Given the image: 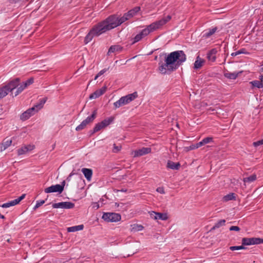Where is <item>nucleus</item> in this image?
<instances>
[{"label": "nucleus", "instance_id": "obj_1", "mask_svg": "<svg viewBox=\"0 0 263 263\" xmlns=\"http://www.w3.org/2000/svg\"><path fill=\"white\" fill-rule=\"evenodd\" d=\"M133 16L132 14L128 11L120 17L118 14L108 16L105 20L97 23L92 26L84 39V43L87 44L94 37H98L106 32L110 31L121 25L125 21Z\"/></svg>", "mask_w": 263, "mask_h": 263}, {"label": "nucleus", "instance_id": "obj_2", "mask_svg": "<svg viewBox=\"0 0 263 263\" xmlns=\"http://www.w3.org/2000/svg\"><path fill=\"white\" fill-rule=\"evenodd\" d=\"M186 60V57L182 50L173 51L168 54L165 59V63L159 66V70L162 74H170L175 71Z\"/></svg>", "mask_w": 263, "mask_h": 263}, {"label": "nucleus", "instance_id": "obj_3", "mask_svg": "<svg viewBox=\"0 0 263 263\" xmlns=\"http://www.w3.org/2000/svg\"><path fill=\"white\" fill-rule=\"evenodd\" d=\"M171 18V16L168 15L162 18V19L156 21L147 26L146 28L143 29L139 33L135 36V37L134 38L133 43L139 42L144 36L147 35L150 32L160 28L162 26L166 24L168 21H170Z\"/></svg>", "mask_w": 263, "mask_h": 263}, {"label": "nucleus", "instance_id": "obj_4", "mask_svg": "<svg viewBox=\"0 0 263 263\" xmlns=\"http://www.w3.org/2000/svg\"><path fill=\"white\" fill-rule=\"evenodd\" d=\"M47 100V98L45 97L40 99L39 103H37L34 106L31 108L28 109L26 111L21 114L20 119L22 121H25L28 119L31 116L35 114V112H37L39 110L43 108L44 104L45 103Z\"/></svg>", "mask_w": 263, "mask_h": 263}, {"label": "nucleus", "instance_id": "obj_5", "mask_svg": "<svg viewBox=\"0 0 263 263\" xmlns=\"http://www.w3.org/2000/svg\"><path fill=\"white\" fill-rule=\"evenodd\" d=\"M20 78H15L10 81L7 85L0 89V99L3 98L7 96L9 92H11L13 95L12 91L18 86Z\"/></svg>", "mask_w": 263, "mask_h": 263}, {"label": "nucleus", "instance_id": "obj_6", "mask_svg": "<svg viewBox=\"0 0 263 263\" xmlns=\"http://www.w3.org/2000/svg\"><path fill=\"white\" fill-rule=\"evenodd\" d=\"M138 93L135 91L132 93L128 94L125 96L122 97L119 100L114 103L115 109L123 105L129 103L138 97Z\"/></svg>", "mask_w": 263, "mask_h": 263}, {"label": "nucleus", "instance_id": "obj_7", "mask_svg": "<svg viewBox=\"0 0 263 263\" xmlns=\"http://www.w3.org/2000/svg\"><path fill=\"white\" fill-rule=\"evenodd\" d=\"M97 110L95 109L93 111L90 116L88 117L86 119L83 120L81 123L76 128V130L77 131H80L85 128L88 124L93 121L97 117Z\"/></svg>", "mask_w": 263, "mask_h": 263}, {"label": "nucleus", "instance_id": "obj_8", "mask_svg": "<svg viewBox=\"0 0 263 263\" xmlns=\"http://www.w3.org/2000/svg\"><path fill=\"white\" fill-rule=\"evenodd\" d=\"M102 219L107 222H118L121 219L120 214L116 213H105L102 216Z\"/></svg>", "mask_w": 263, "mask_h": 263}, {"label": "nucleus", "instance_id": "obj_9", "mask_svg": "<svg viewBox=\"0 0 263 263\" xmlns=\"http://www.w3.org/2000/svg\"><path fill=\"white\" fill-rule=\"evenodd\" d=\"M65 185V181L64 180L61 184L52 185L46 188L44 191L46 193L53 192H58L59 193H61L64 190Z\"/></svg>", "mask_w": 263, "mask_h": 263}, {"label": "nucleus", "instance_id": "obj_10", "mask_svg": "<svg viewBox=\"0 0 263 263\" xmlns=\"http://www.w3.org/2000/svg\"><path fill=\"white\" fill-rule=\"evenodd\" d=\"M263 243V239L260 238L245 237L242 239V245L243 246H249L252 245H258Z\"/></svg>", "mask_w": 263, "mask_h": 263}, {"label": "nucleus", "instance_id": "obj_11", "mask_svg": "<svg viewBox=\"0 0 263 263\" xmlns=\"http://www.w3.org/2000/svg\"><path fill=\"white\" fill-rule=\"evenodd\" d=\"M52 208L54 209L61 208L64 209H71L74 207V204L71 202H61L52 204Z\"/></svg>", "mask_w": 263, "mask_h": 263}, {"label": "nucleus", "instance_id": "obj_12", "mask_svg": "<svg viewBox=\"0 0 263 263\" xmlns=\"http://www.w3.org/2000/svg\"><path fill=\"white\" fill-rule=\"evenodd\" d=\"M149 214L151 218L155 220H166L168 218L167 213H162L156 212L154 211H151L149 212Z\"/></svg>", "mask_w": 263, "mask_h": 263}, {"label": "nucleus", "instance_id": "obj_13", "mask_svg": "<svg viewBox=\"0 0 263 263\" xmlns=\"http://www.w3.org/2000/svg\"><path fill=\"white\" fill-rule=\"evenodd\" d=\"M25 197V194L22 195L20 197L11 201L3 204L1 206L3 208H7L11 206H14L19 203Z\"/></svg>", "mask_w": 263, "mask_h": 263}, {"label": "nucleus", "instance_id": "obj_14", "mask_svg": "<svg viewBox=\"0 0 263 263\" xmlns=\"http://www.w3.org/2000/svg\"><path fill=\"white\" fill-rule=\"evenodd\" d=\"M25 197V194L22 195L20 197L11 201L3 204L1 206L3 208H7L11 206H14L19 203Z\"/></svg>", "mask_w": 263, "mask_h": 263}, {"label": "nucleus", "instance_id": "obj_15", "mask_svg": "<svg viewBox=\"0 0 263 263\" xmlns=\"http://www.w3.org/2000/svg\"><path fill=\"white\" fill-rule=\"evenodd\" d=\"M152 149L150 147H142L141 149L134 151V157H140L149 154L151 152Z\"/></svg>", "mask_w": 263, "mask_h": 263}, {"label": "nucleus", "instance_id": "obj_16", "mask_svg": "<svg viewBox=\"0 0 263 263\" xmlns=\"http://www.w3.org/2000/svg\"><path fill=\"white\" fill-rule=\"evenodd\" d=\"M106 86H103L101 89L96 90L93 93L89 96L90 99H93L99 98L100 96L103 95L106 91Z\"/></svg>", "mask_w": 263, "mask_h": 263}, {"label": "nucleus", "instance_id": "obj_17", "mask_svg": "<svg viewBox=\"0 0 263 263\" xmlns=\"http://www.w3.org/2000/svg\"><path fill=\"white\" fill-rule=\"evenodd\" d=\"M34 148V145H25L17 149V155L18 156L25 154L28 152L30 151Z\"/></svg>", "mask_w": 263, "mask_h": 263}, {"label": "nucleus", "instance_id": "obj_18", "mask_svg": "<svg viewBox=\"0 0 263 263\" xmlns=\"http://www.w3.org/2000/svg\"><path fill=\"white\" fill-rule=\"evenodd\" d=\"M217 52V50L216 48H213L209 50L207 53V59L209 61L214 62L215 61L216 57V54Z\"/></svg>", "mask_w": 263, "mask_h": 263}, {"label": "nucleus", "instance_id": "obj_19", "mask_svg": "<svg viewBox=\"0 0 263 263\" xmlns=\"http://www.w3.org/2000/svg\"><path fill=\"white\" fill-rule=\"evenodd\" d=\"M180 164L179 162H174L171 160H168L167 162L166 167L167 168L172 169L173 170H178L180 167Z\"/></svg>", "mask_w": 263, "mask_h": 263}, {"label": "nucleus", "instance_id": "obj_20", "mask_svg": "<svg viewBox=\"0 0 263 263\" xmlns=\"http://www.w3.org/2000/svg\"><path fill=\"white\" fill-rule=\"evenodd\" d=\"M205 62V61L204 59L200 58L199 55L197 56L194 64V68L195 69L200 68Z\"/></svg>", "mask_w": 263, "mask_h": 263}, {"label": "nucleus", "instance_id": "obj_21", "mask_svg": "<svg viewBox=\"0 0 263 263\" xmlns=\"http://www.w3.org/2000/svg\"><path fill=\"white\" fill-rule=\"evenodd\" d=\"M211 142H213V138L210 137H206L203 139L200 142L196 143V147H199Z\"/></svg>", "mask_w": 263, "mask_h": 263}, {"label": "nucleus", "instance_id": "obj_22", "mask_svg": "<svg viewBox=\"0 0 263 263\" xmlns=\"http://www.w3.org/2000/svg\"><path fill=\"white\" fill-rule=\"evenodd\" d=\"M82 172L83 173L86 179L90 181L92 175V170L90 168H83L82 169Z\"/></svg>", "mask_w": 263, "mask_h": 263}, {"label": "nucleus", "instance_id": "obj_23", "mask_svg": "<svg viewBox=\"0 0 263 263\" xmlns=\"http://www.w3.org/2000/svg\"><path fill=\"white\" fill-rule=\"evenodd\" d=\"M122 50V47L119 45H112L108 49L107 54L109 55L111 53H114L116 51L120 52Z\"/></svg>", "mask_w": 263, "mask_h": 263}, {"label": "nucleus", "instance_id": "obj_24", "mask_svg": "<svg viewBox=\"0 0 263 263\" xmlns=\"http://www.w3.org/2000/svg\"><path fill=\"white\" fill-rule=\"evenodd\" d=\"M27 87H25V83L23 82L22 83H20V81L19 82L18 86H17L15 88H16V91L14 92V96L13 97H16L20 93H21Z\"/></svg>", "mask_w": 263, "mask_h": 263}, {"label": "nucleus", "instance_id": "obj_25", "mask_svg": "<svg viewBox=\"0 0 263 263\" xmlns=\"http://www.w3.org/2000/svg\"><path fill=\"white\" fill-rule=\"evenodd\" d=\"M84 226L83 224L78 225L74 227H71L67 228V231L69 232H75L83 230Z\"/></svg>", "mask_w": 263, "mask_h": 263}, {"label": "nucleus", "instance_id": "obj_26", "mask_svg": "<svg viewBox=\"0 0 263 263\" xmlns=\"http://www.w3.org/2000/svg\"><path fill=\"white\" fill-rule=\"evenodd\" d=\"M252 87H256L258 88H263V83L261 81L255 80L250 82Z\"/></svg>", "mask_w": 263, "mask_h": 263}, {"label": "nucleus", "instance_id": "obj_27", "mask_svg": "<svg viewBox=\"0 0 263 263\" xmlns=\"http://www.w3.org/2000/svg\"><path fill=\"white\" fill-rule=\"evenodd\" d=\"M236 196L235 194L233 193H231L227 195H225L223 197V200L224 201H228L230 200H235Z\"/></svg>", "mask_w": 263, "mask_h": 263}, {"label": "nucleus", "instance_id": "obj_28", "mask_svg": "<svg viewBox=\"0 0 263 263\" xmlns=\"http://www.w3.org/2000/svg\"><path fill=\"white\" fill-rule=\"evenodd\" d=\"M217 30V27H215L212 29H210L208 31L205 32L203 35L204 37H209L214 34Z\"/></svg>", "mask_w": 263, "mask_h": 263}, {"label": "nucleus", "instance_id": "obj_29", "mask_svg": "<svg viewBox=\"0 0 263 263\" xmlns=\"http://www.w3.org/2000/svg\"><path fill=\"white\" fill-rule=\"evenodd\" d=\"M238 73L236 72H227L224 73V76L228 79L234 80L238 77Z\"/></svg>", "mask_w": 263, "mask_h": 263}, {"label": "nucleus", "instance_id": "obj_30", "mask_svg": "<svg viewBox=\"0 0 263 263\" xmlns=\"http://www.w3.org/2000/svg\"><path fill=\"white\" fill-rule=\"evenodd\" d=\"M114 120V118L110 117L108 119H106L102 121H101L100 123H101L102 126L103 128L106 127V126H108Z\"/></svg>", "mask_w": 263, "mask_h": 263}, {"label": "nucleus", "instance_id": "obj_31", "mask_svg": "<svg viewBox=\"0 0 263 263\" xmlns=\"http://www.w3.org/2000/svg\"><path fill=\"white\" fill-rule=\"evenodd\" d=\"M256 179V175L255 174H253L248 177H246L243 178V182L245 183H250L254 181Z\"/></svg>", "mask_w": 263, "mask_h": 263}, {"label": "nucleus", "instance_id": "obj_32", "mask_svg": "<svg viewBox=\"0 0 263 263\" xmlns=\"http://www.w3.org/2000/svg\"><path fill=\"white\" fill-rule=\"evenodd\" d=\"M132 231L136 232L140 231L143 230V227L142 225L138 224H134L131 225Z\"/></svg>", "mask_w": 263, "mask_h": 263}, {"label": "nucleus", "instance_id": "obj_33", "mask_svg": "<svg viewBox=\"0 0 263 263\" xmlns=\"http://www.w3.org/2000/svg\"><path fill=\"white\" fill-rule=\"evenodd\" d=\"M103 128L101 123L100 122V123H98L97 124H96L95 126L94 127L93 129V130L92 131H90V132H91V134H93L96 132H99V130H100L101 129Z\"/></svg>", "mask_w": 263, "mask_h": 263}, {"label": "nucleus", "instance_id": "obj_34", "mask_svg": "<svg viewBox=\"0 0 263 263\" xmlns=\"http://www.w3.org/2000/svg\"><path fill=\"white\" fill-rule=\"evenodd\" d=\"M12 143V140L10 139H5L4 140L2 144L4 146V149H6L8 147H9Z\"/></svg>", "mask_w": 263, "mask_h": 263}, {"label": "nucleus", "instance_id": "obj_35", "mask_svg": "<svg viewBox=\"0 0 263 263\" xmlns=\"http://www.w3.org/2000/svg\"><path fill=\"white\" fill-rule=\"evenodd\" d=\"M226 223V220L224 219H221L219 220L215 224V228H219L220 227L224 226Z\"/></svg>", "mask_w": 263, "mask_h": 263}, {"label": "nucleus", "instance_id": "obj_36", "mask_svg": "<svg viewBox=\"0 0 263 263\" xmlns=\"http://www.w3.org/2000/svg\"><path fill=\"white\" fill-rule=\"evenodd\" d=\"M245 249H246V248L242 245L240 246H231L230 247V250L231 251Z\"/></svg>", "mask_w": 263, "mask_h": 263}, {"label": "nucleus", "instance_id": "obj_37", "mask_svg": "<svg viewBox=\"0 0 263 263\" xmlns=\"http://www.w3.org/2000/svg\"><path fill=\"white\" fill-rule=\"evenodd\" d=\"M45 201L44 200H40V201H37L35 205L33 208V209L34 210H35L36 209L39 208L40 206L42 205L45 203Z\"/></svg>", "mask_w": 263, "mask_h": 263}, {"label": "nucleus", "instance_id": "obj_38", "mask_svg": "<svg viewBox=\"0 0 263 263\" xmlns=\"http://www.w3.org/2000/svg\"><path fill=\"white\" fill-rule=\"evenodd\" d=\"M109 69V67L107 68H104L101 70L95 77V80L97 79L98 77L103 74L105 72H106Z\"/></svg>", "mask_w": 263, "mask_h": 263}, {"label": "nucleus", "instance_id": "obj_39", "mask_svg": "<svg viewBox=\"0 0 263 263\" xmlns=\"http://www.w3.org/2000/svg\"><path fill=\"white\" fill-rule=\"evenodd\" d=\"M34 82V79L33 78H30L29 79H28L26 81L24 82L25 83V87H28V86L32 84Z\"/></svg>", "mask_w": 263, "mask_h": 263}, {"label": "nucleus", "instance_id": "obj_40", "mask_svg": "<svg viewBox=\"0 0 263 263\" xmlns=\"http://www.w3.org/2000/svg\"><path fill=\"white\" fill-rule=\"evenodd\" d=\"M121 149V146L120 145H116L115 144H114V147L112 149L113 153H117L119 152Z\"/></svg>", "mask_w": 263, "mask_h": 263}, {"label": "nucleus", "instance_id": "obj_41", "mask_svg": "<svg viewBox=\"0 0 263 263\" xmlns=\"http://www.w3.org/2000/svg\"><path fill=\"white\" fill-rule=\"evenodd\" d=\"M262 144H263V139L260 140H258L257 141L254 142L253 143V145L255 147H257V146L262 145Z\"/></svg>", "mask_w": 263, "mask_h": 263}, {"label": "nucleus", "instance_id": "obj_42", "mask_svg": "<svg viewBox=\"0 0 263 263\" xmlns=\"http://www.w3.org/2000/svg\"><path fill=\"white\" fill-rule=\"evenodd\" d=\"M240 228L238 226H231L230 228V231H240Z\"/></svg>", "mask_w": 263, "mask_h": 263}, {"label": "nucleus", "instance_id": "obj_43", "mask_svg": "<svg viewBox=\"0 0 263 263\" xmlns=\"http://www.w3.org/2000/svg\"><path fill=\"white\" fill-rule=\"evenodd\" d=\"M238 55L242 53L247 54L248 52L246 51V49L242 48L237 51Z\"/></svg>", "mask_w": 263, "mask_h": 263}, {"label": "nucleus", "instance_id": "obj_44", "mask_svg": "<svg viewBox=\"0 0 263 263\" xmlns=\"http://www.w3.org/2000/svg\"><path fill=\"white\" fill-rule=\"evenodd\" d=\"M156 191L161 193V194H164L165 193V192H164V189L163 187H158L156 190Z\"/></svg>", "mask_w": 263, "mask_h": 263}, {"label": "nucleus", "instance_id": "obj_45", "mask_svg": "<svg viewBox=\"0 0 263 263\" xmlns=\"http://www.w3.org/2000/svg\"><path fill=\"white\" fill-rule=\"evenodd\" d=\"M133 9L134 10V12L136 14L138 12L140 11V8L139 7H136Z\"/></svg>", "mask_w": 263, "mask_h": 263}, {"label": "nucleus", "instance_id": "obj_46", "mask_svg": "<svg viewBox=\"0 0 263 263\" xmlns=\"http://www.w3.org/2000/svg\"><path fill=\"white\" fill-rule=\"evenodd\" d=\"M100 207L99 204L98 202H95L93 203V208H96L97 209H99Z\"/></svg>", "mask_w": 263, "mask_h": 263}, {"label": "nucleus", "instance_id": "obj_47", "mask_svg": "<svg viewBox=\"0 0 263 263\" xmlns=\"http://www.w3.org/2000/svg\"><path fill=\"white\" fill-rule=\"evenodd\" d=\"M129 11L130 12V13L132 14L133 16H134L136 14L135 13V12H134V10H133V9H132V10H129Z\"/></svg>", "mask_w": 263, "mask_h": 263}, {"label": "nucleus", "instance_id": "obj_48", "mask_svg": "<svg viewBox=\"0 0 263 263\" xmlns=\"http://www.w3.org/2000/svg\"><path fill=\"white\" fill-rule=\"evenodd\" d=\"M237 55H238V54H237V51L233 52V53H231V56H232V57H235V56H236Z\"/></svg>", "mask_w": 263, "mask_h": 263}, {"label": "nucleus", "instance_id": "obj_49", "mask_svg": "<svg viewBox=\"0 0 263 263\" xmlns=\"http://www.w3.org/2000/svg\"><path fill=\"white\" fill-rule=\"evenodd\" d=\"M196 144H195V145H192L190 146L191 147V149H195V148H197L198 147H196Z\"/></svg>", "mask_w": 263, "mask_h": 263}, {"label": "nucleus", "instance_id": "obj_50", "mask_svg": "<svg viewBox=\"0 0 263 263\" xmlns=\"http://www.w3.org/2000/svg\"><path fill=\"white\" fill-rule=\"evenodd\" d=\"M11 1V2L12 3H17V2H18L20 1H21V0H10Z\"/></svg>", "mask_w": 263, "mask_h": 263}, {"label": "nucleus", "instance_id": "obj_51", "mask_svg": "<svg viewBox=\"0 0 263 263\" xmlns=\"http://www.w3.org/2000/svg\"><path fill=\"white\" fill-rule=\"evenodd\" d=\"M216 229H217V228H215V225L211 229V230H210V231H212L214 230H215Z\"/></svg>", "mask_w": 263, "mask_h": 263}, {"label": "nucleus", "instance_id": "obj_52", "mask_svg": "<svg viewBox=\"0 0 263 263\" xmlns=\"http://www.w3.org/2000/svg\"><path fill=\"white\" fill-rule=\"evenodd\" d=\"M259 80L261 81V82L262 83L263 82V76H260Z\"/></svg>", "mask_w": 263, "mask_h": 263}, {"label": "nucleus", "instance_id": "obj_53", "mask_svg": "<svg viewBox=\"0 0 263 263\" xmlns=\"http://www.w3.org/2000/svg\"><path fill=\"white\" fill-rule=\"evenodd\" d=\"M0 218H2V219H4L5 218V216L3 215H1L0 214Z\"/></svg>", "mask_w": 263, "mask_h": 263}, {"label": "nucleus", "instance_id": "obj_54", "mask_svg": "<svg viewBox=\"0 0 263 263\" xmlns=\"http://www.w3.org/2000/svg\"><path fill=\"white\" fill-rule=\"evenodd\" d=\"M209 110L214 111L215 109L213 108H212L211 107L209 109Z\"/></svg>", "mask_w": 263, "mask_h": 263}, {"label": "nucleus", "instance_id": "obj_55", "mask_svg": "<svg viewBox=\"0 0 263 263\" xmlns=\"http://www.w3.org/2000/svg\"><path fill=\"white\" fill-rule=\"evenodd\" d=\"M260 70L261 72H263V67L261 68Z\"/></svg>", "mask_w": 263, "mask_h": 263}, {"label": "nucleus", "instance_id": "obj_56", "mask_svg": "<svg viewBox=\"0 0 263 263\" xmlns=\"http://www.w3.org/2000/svg\"><path fill=\"white\" fill-rule=\"evenodd\" d=\"M121 191L122 192H125V190L124 191V190H122Z\"/></svg>", "mask_w": 263, "mask_h": 263}, {"label": "nucleus", "instance_id": "obj_57", "mask_svg": "<svg viewBox=\"0 0 263 263\" xmlns=\"http://www.w3.org/2000/svg\"><path fill=\"white\" fill-rule=\"evenodd\" d=\"M262 5H263V2L262 3Z\"/></svg>", "mask_w": 263, "mask_h": 263}]
</instances>
